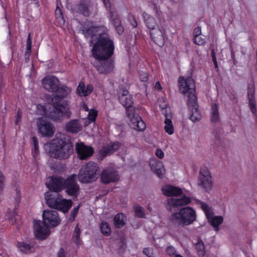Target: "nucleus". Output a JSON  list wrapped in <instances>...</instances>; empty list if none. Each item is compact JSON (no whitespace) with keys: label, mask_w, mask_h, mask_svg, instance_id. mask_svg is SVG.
I'll list each match as a JSON object with an SVG mask.
<instances>
[{"label":"nucleus","mask_w":257,"mask_h":257,"mask_svg":"<svg viewBox=\"0 0 257 257\" xmlns=\"http://www.w3.org/2000/svg\"><path fill=\"white\" fill-rule=\"evenodd\" d=\"M57 257H66L65 251L63 249H61L58 252Z\"/></svg>","instance_id":"de8ad7c7"},{"label":"nucleus","mask_w":257,"mask_h":257,"mask_svg":"<svg viewBox=\"0 0 257 257\" xmlns=\"http://www.w3.org/2000/svg\"><path fill=\"white\" fill-rule=\"evenodd\" d=\"M81 124L78 120H72L66 125V131L70 133H77L81 130Z\"/></svg>","instance_id":"b1692460"},{"label":"nucleus","mask_w":257,"mask_h":257,"mask_svg":"<svg viewBox=\"0 0 257 257\" xmlns=\"http://www.w3.org/2000/svg\"><path fill=\"white\" fill-rule=\"evenodd\" d=\"M179 91L183 94H188V100H193L195 102V82L191 77L185 78L180 77L178 79Z\"/></svg>","instance_id":"9d476101"},{"label":"nucleus","mask_w":257,"mask_h":257,"mask_svg":"<svg viewBox=\"0 0 257 257\" xmlns=\"http://www.w3.org/2000/svg\"><path fill=\"white\" fill-rule=\"evenodd\" d=\"M191 198L186 195L179 196L177 197H172L167 200V205L171 208L172 207H177L185 206L191 202Z\"/></svg>","instance_id":"a211bd4d"},{"label":"nucleus","mask_w":257,"mask_h":257,"mask_svg":"<svg viewBox=\"0 0 257 257\" xmlns=\"http://www.w3.org/2000/svg\"><path fill=\"white\" fill-rule=\"evenodd\" d=\"M194 37H195V35H201V29L199 28H195L194 30Z\"/></svg>","instance_id":"8fccbe9b"},{"label":"nucleus","mask_w":257,"mask_h":257,"mask_svg":"<svg viewBox=\"0 0 257 257\" xmlns=\"http://www.w3.org/2000/svg\"><path fill=\"white\" fill-rule=\"evenodd\" d=\"M76 149L78 157L81 160H84L91 156L94 152L92 147L86 146L82 143H77Z\"/></svg>","instance_id":"6ab92c4d"},{"label":"nucleus","mask_w":257,"mask_h":257,"mask_svg":"<svg viewBox=\"0 0 257 257\" xmlns=\"http://www.w3.org/2000/svg\"><path fill=\"white\" fill-rule=\"evenodd\" d=\"M75 179V175L69 176L66 180L57 176L49 178L46 185L51 191H48L45 194L46 204L50 207L63 213L67 212L72 205V201L64 199L58 194L55 195L51 191L60 192L66 188V192L69 195L76 197L79 193V188Z\"/></svg>","instance_id":"f03ea898"},{"label":"nucleus","mask_w":257,"mask_h":257,"mask_svg":"<svg viewBox=\"0 0 257 257\" xmlns=\"http://www.w3.org/2000/svg\"><path fill=\"white\" fill-rule=\"evenodd\" d=\"M45 152L50 157L60 160L68 158L73 151V145L65 135L60 134L44 146Z\"/></svg>","instance_id":"20e7f679"},{"label":"nucleus","mask_w":257,"mask_h":257,"mask_svg":"<svg viewBox=\"0 0 257 257\" xmlns=\"http://www.w3.org/2000/svg\"><path fill=\"white\" fill-rule=\"evenodd\" d=\"M5 177L3 175L0 173V190H2L4 187Z\"/></svg>","instance_id":"a18cd8bd"},{"label":"nucleus","mask_w":257,"mask_h":257,"mask_svg":"<svg viewBox=\"0 0 257 257\" xmlns=\"http://www.w3.org/2000/svg\"><path fill=\"white\" fill-rule=\"evenodd\" d=\"M194 42L198 45H203L205 43L204 36L202 35H195Z\"/></svg>","instance_id":"e433bc0d"},{"label":"nucleus","mask_w":257,"mask_h":257,"mask_svg":"<svg viewBox=\"0 0 257 257\" xmlns=\"http://www.w3.org/2000/svg\"><path fill=\"white\" fill-rule=\"evenodd\" d=\"M93 87L90 84L85 85L82 82H79L76 90L77 93L81 96H87L93 91Z\"/></svg>","instance_id":"5701e85b"},{"label":"nucleus","mask_w":257,"mask_h":257,"mask_svg":"<svg viewBox=\"0 0 257 257\" xmlns=\"http://www.w3.org/2000/svg\"><path fill=\"white\" fill-rule=\"evenodd\" d=\"M155 155L158 158L160 159H162L164 157V153L162 150L160 149H157L156 150Z\"/></svg>","instance_id":"79ce46f5"},{"label":"nucleus","mask_w":257,"mask_h":257,"mask_svg":"<svg viewBox=\"0 0 257 257\" xmlns=\"http://www.w3.org/2000/svg\"><path fill=\"white\" fill-rule=\"evenodd\" d=\"M166 252L169 255L173 256V257L176 254L175 248L172 246H168L167 248Z\"/></svg>","instance_id":"a19ab883"},{"label":"nucleus","mask_w":257,"mask_h":257,"mask_svg":"<svg viewBox=\"0 0 257 257\" xmlns=\"http://www.w3.org/2000/svg\"><path fill=\"white\" fill-rule=\"evenodd\" d=\"M100 230L103 235L108 236L110 234L111 229L108 224L105 222H103L100 226Z\"/></svg>","instance_id":"2f4dec72"},{"label":"nucleus","mask_w":257,"mask_h":257,"mask_svg":"<svg viewBox=\"0 0 257 257\" xmlns=\"http://www.w3.org/2000/svg\"><path fill=\"white\" fill-rule=\"evenodd\" d=\"M170 219L173 222L182 226H188L196 221L197 213L194 208L186 206L182 208L178 212L172 214Z\"/></svg>","instance_id":"423d86ee"},{"label":"nucleus","mask_w":257,"mask_h":257,"mask_svg":"<svg viewBox=\"0 0 257 257\" xmlns=\"http://www.w3.org/2000/svg\"><path fill=\"white\" fill-rule=\"evenodd\" d=\"M195 102L193 103V100H188V104L190 109V119L194 122L199 121L201 118V114L198 108L197 104V98H195Z\"/></svg>","instance_id":"aec40b11"},{"label":"nucleus","mask_w":257,"mask_h":257,"mask_svg":"<svg viewBox=\"0 0 257 257\" xmlns=\"http://www.w3.org/2000/svg\"><path fill=\"white\" fill-rule=\"evenodd\" d=\"M31 41L29 38H28L27 42V49H26V54H28L30 55L31 53Z\"/></svg>","instance_id":"c03bdc74"},{"label":"nucleus","mask_w":257,"mask_h":257,"mask_svg":"<svg viewBox=\"0 0 257 257\" xmlns=\"http://www.w3.org/2000/svg\"><path fill=\"white\" fill-rule=\"evenodd\" d=\"M15 214H16V213H15V212H12V217H11L10 215H8V218L10 219H11L12 217L14 216L15 215Z\"/></svg>","instance_id":"4d7b16f0"},{"label":"nucleus","mask_w":257,"mask_h":257,"mask_svg":"<svg viewBox=\"0 0 257 257\" xmlns=\"http://www.w3.org/2000/svg\"><path fill=\"white\" fill-rule=\"evenodd\" d=\"M155 88L157 90H161L162 89V86L159 82H157L155 85Z\"/></svg>","instance_id":"603ef678"},{"label":"nucleus","mask_w":257,"mask_h":257,"mask_svg":"<svg viewBox=\"0 0 257 257\" xmlns=\"http://www.w3.org/2000/svg\"><path fill=\"white\" fill-rule=\"evenodd\" d=\"M55 14L57 15H59V17H60L61 18V19L63 20V18L62 17V13L61 12L60 9L58 8V7H57V8L56 9Z\"/></svg>","instance_id":"09e8293b"},{"label":"nucleus","mask_w":257,"mask_h":257,"mask_svg":"<svg viewBox=\"0 0 257 257\" xmlns=\"http://www.w3.org/2000/svg\"><path fill=\"white\" fill-rule=\"evenodd\" d=\"M193 204L196 205L204 212L208 223L212 227L214 231H218L220 225L223 223L224 218L221 215H215L211 207L206 203L199 200H194Z\"/></svg>","instance_id":"6e6552de"},{"label":"nucleus","mask_w":257,"mask_h":257,"mask_svg":"<svg viewBox=\"0 0 257 257\" xmlns=\"http://www.w3.org/2000/svg\"><path fill=\"white\" fill-rule=\"evenodd\" d=\"M212 58L213 61L214 63V65H215V67H217V61H216V57L215 56V53L213 51L212 52Z\"/></svg>","instance_id":"3c124183"},{"label":"nucleus","mask_w":257,"mask_h":257,"mask_svg":"<svg viewBox=\"0 0 257 257\" xmlns=\"http://www.w3.org/2000/svg\"><path fill=\"white\" fill-rule=\"evenodd\" d=\"M198 254L200 257H203L205 254L204 246L202 242L199 241L196 244Z\"/></svg>","instance_id":"c9c22d12"},{"label":"nucleus","mask_w":257,"mask_h":257,"mask_svg":"<svg viewBox=\"0 0 257 257\" xmlns=\"http://www.w3.org/2000/svg\"><path fill=\"white\" fill-rule=\"evenodd\" d=\"M247 94L250 110L254 113L256 112V102L254 97V87L253 84L248 85Z\"/></svg>","instance_id":"4be33fe9"},{"label":"nucleus","mask_w":257,"mask_h":257,"mask_svg":"<svg viewBox=\"0 0 257 257\" xmlns=\"http://www.w3.org/2000/svg\"><path fill=\"white\" fill-rule=\"evenodd\" d=\"M151 170L160 178H163L165 174L166 170L163 163L155 158H152L149 161Z\"/></svg>","instance_id":"f3484780"},{"label":"nucleus","mask_w":257,"mask_h":257,"mask_svg":"<svg viewBox=\"0 0 257 257\" xmlns=\"http://www.w3.org/2000/svg\"><path fill=\"white\" fill-rule=\"evenodd\" d=\"M144 253L146 254L148 257H153L152 256L151 254L152 253V251L150 248H145L143 250Z\"/></svg>","instance_id":"49530a36"},{"label":"nucleus","mask_w":257,"mask_h":257,"mask_svg":"<svg viewBox=\"0 0 257 257\" xmlns=\"http://www.w3.org/2000/svg\"><path fill=\"white\" fill-rule=\"evenodd\" d=\"M99 175V168L97 164L93 162H89L81 168L78 178L81 183H88L96 181Z\"/></svg>","instance_id":"0eeeda50"},{"label":"nucleus","mask_w":257,"mask_h":257,"mask_svg":"<svg viewBox=\"0 0 257 257\" xmlns=\"http://www.w3.org/2000/svg\"><path fill=\"white\" fill-rule=\"evenodd\" d=\"M174 257H183V256L180 254H176Z\"/></svg>","instance_id":"13d9d810"},{"label":"nucleus","mask_w":257,"mask_h":257,"mask_svg":"<svg viewBox=\"0 0 257 257\" xmlns=\"http://www.w3.org/2000/svg\"><path fill=\"white\" fill-rule=\"evenodd\" d=\"M91 9L90 3L88 1H84L80 4L78 10L81 14L85 16H88L90 15Z\"/></svg>","instance_id":"bb28decb"},{"label":"nucleus","mask_w":257,"mask_h":257,"mask_svg":"<svg viewBox=\"0 0 257 257\" xmlns=\"http://www.w3.org/2000/svg\"><path fill=\"white\" fill-rule=\"evenodd\" d=\"M104 3V5H105V7L108 8L110 6V4L109 3V0H102Z\"/></svg>","instance_id":"864d4df0"},{"label":"nucleus","mask_w":257,"mask_h":257,"mask_svg":"<svg viewBox=\"0 0 257 257\" xmlns=\"http://www.w3.org/2000/svg\"><path fill=\"white\" fill-rule=\"evenodd\" d=\"M134 210L136 215L139 217H144L145 214L144 212V209L140 206H136L134 207Z\"/></svg>","instance_id":"58836bf2"},{"label":"nucleus","mask_w":257,"mask_h":257,"mask_svg":"<svg viewBox=\"0 0 257 257\" xmlns=\"http://www.w3.org/2000/svg\"><path fill=\"white\" fill-rule=\"evenodd\" d=\"M37 126L39 133L43 137L51 138L55 133L54 125L43 117L38 119Z\"/></svg>","instance_id":"f8f14e48"},{"label":"nucleus","mask_w":257,"mask_h":257,"mask_svg":"<svg viewBox=\"0 0 257 257\" xmlns=\"http://www.w3.org/2000/svg\"><path fill=\"white\" fill-rule=\"evenodd\" d=\"M34 149L32 151V155L34 157L37 158L39 154L38 141L36 137H33L32 138Z\"/></svg>","instance_id":"f704fd0d"},{"label":"nucleus","mask_w":257,"mask_h":257,"mask_svg":"<svg viewBox=\"0 0 257 257\" xmlns=\"http://www.w3.org/2000/svg\"><path fill=\"white\" fill-rule=\"evenodd\" d=\"M97 116V111L93 109H90L86 118L88 123L94 122Z\"/></svg>","instance_id":"473e14b6"},{"label":"nucleus","mask_w":257,"mask_h":257,"mask_svg":"<svg viewBox=\"0 0 257 257\" xmlns=\"http://www.w3.org/2000/svg\"><path fill=\"white\" fill-rule=\"evenodd\" d=\"M43 222L50 227H54L58 225L61 219L56 211L45 210L43 213Z\"/></svg>","instance_id":"4468645a"},{"label":"nucleus","mask_w":257,"mask_h":257,"mask_svg":"<svg viewBox=\"0 0 257 257\" xmlns=\"http://www.w3.org/2000/svg\"><path fill=\"white\" fill-rule=\"evenodd\" d=\"M120 103L126 108L127 121L131 127L138 131H143L146 126L141 117L136 113V108L133 106L132 96L126 89H120L118 92Z\"/></svg>","instance_id":"39448f33"},{"label":"nucleus","mask_w":257,"mask_h":257,"mask_svg":"<svg viewBox=\"0 0 257 257\" xmlns=\"http://www.w3.org/2000/svg\"><path fill=\"white\" fill-rule=\"evenodd\" d=\"M120 147V144L119 143H113L111 145L108 146L106 148H103L102 150H101L100 151V154L102 156L110 155L115 151H117Z\"/></svg>","instance_id":"393cba45"},{"label":"nucleus","mask_w":257,"mask_h":257,"mask_svg":"<svg viewBox=\"0 0 257 257\" xmlns=\"http://www.w3.org/2000/svg\"><path fill=\"white\" fill-rule=\"evenodd\" d=\"M148 209L149 210H150V207H149V206H148Z\"/></svg>","instance_id":"bf43d9fd"},{"label":"nucleus","mask_w":257,"mask_h":257,"mask_svg":"<svg viewBox=\"0 0 257 257\" xmlns=\"http://www.w3.org/2000/svg\"><path fill=\"white\" fill-rule=\"evenodd\" d=\"M16 120L15 123L17 124L20 121L21 117H22V112L21 110L19 109L17 111V113L16 115Z\"/></svg>","instance_id":"37998d69"},{"label":"nucleus","mask_w":257,"mask_h":257,"mask_svg":"<svg viewBox=\"0 0 257 257\" xmlns=\"http://www.w3.org/2000/svg\"><path fill=\"white\" fill-rule=\"evenodd\" d=\"M42 85L48 91L56 92V95L52 98V104L37 105V114L47 116L55 120H58L63 117H70V111L67 107V102L63 100V98L71 92V89L66 86L58 87V80L52 76L45 77L42 80Z\"/></svg>","instance_id":"f257e3e1"},{"label":"nucleus","mask_w":257,"mask_h":257,"mask_svg":"<svg viewBox=\"0 0 257 257\" xmlns=\"http://www.w3.org/2000/svg\"><path fill=\"white\" fill-rule=\"evenodd\" d=\"M80 208V206L78 205L76 207H75L71 211V213L69 217V220L71 222H73L74 221L76 216H77L78 211Z\"/></svg>","instance_id":"4c0bfd02"},{"label":"nucleus","mask_w":257,"mask_h":257,"mask_svg":"<svg viewBox=\"0 0 257 257\" xmlns=\"http://www.w3.org/2000/svg\"><path fill=\"white\" fill-rule=\"evenodd\" d=\"M110 19L113 22L114 25L116 27V29L119 34L122 33L123 29L120 25V21L119 18H117V15L115 12H110Z\"/></svg>","instance_id":"cd10ccee"},{"label":"nucleus","mask_w":257,"mask_h":257,"mask_svg":"<svg viewBox=\"0 0 257 257\" xmlns=\"http://www.w3.org/2000/svg\"><path fill=\"white\" fill-rule=\"evenodd\" d=\"M131 24L134 27H136L138 25L137 22L135 20L133 21Z\"/></svg>","instance_id":"6e6d98bb"},{"label":"nucleus","mask_w":257,"mask_h":257,"mask_svg":"<svg viewBox=\"0 0 257 257\" xmlns=\"http://www.w3.org/2000/svg\"><path fill=\"white\" fill-rule=\"evenodd\" d=\"M163 194L167 196L177 197L183 194L181 188L170 185H166L162 189Z\"/></svg>","instance_id":"412c9836"},{"label":"nucleus","mask_w":257,"mask_h":257,"mask_svg":"<svg viewBox=\"0 0 257 257\" xmlns=\"http://www.w3.org/2000/svg\"><path fill=\"white\" fill-rule=\"evenodd\" d=\"M34 233L35 237L39 240H44L50 234L49 226L41 220H34Z\"/></svg>","instance_id":"2eb2a0df"},{"label":"nucleus","mask_w":257,"mask_h":257,"mask_svg":"<svg viewBox=\"0 0 257 257\" xmlns=\"http://www.w3.org/2000/svg\"><path fill=\"white\" fill-rule=\"evenodd\" d=\"M114 69V63L112 61L104 62L98 67V70L101 73L107 74L112 72Z\"/></svg>","instance_id":"a878e982"},{"label":"nucleus","mask_w":257,"mask_h":257,"mask_svg":"<svg viewBox=\"0 0 257 257\" xmlns=\"http://www.w3.org/2000/svg\"><path fill=\"white\" fill-rule=\"evenodd\" d=\"M163 102V104L160 103V107L163 110V113L165 115L166 119L164 121V130L168 135H172L174 133V128L172 121L170 118V109L168 107V103L166 102L164 98L160 99L159 102Z\"/></svg>","instance_id":"ddd939ff"},{"label":"nucleus","mask_w":257,"mask_h":257,"mask_svg":"<svg viewBox=\"0 0 257 257\" xmlns=\"http://www.w3.org/2000/svg\"><path fill=\"white\" fill-rule=\"evenodd\" d=\"M145 23L150 29V35L156 44L161 46L164 42V33L158 28L155 20L147 14L144 15Z\"/></svg>","instance_id":"1a4fd4ad"},{"label":"nucleus","mask_w":257,"mask_h":257,"mask_svg":"<svg viewBox=\"0 0 257 257\" xmlns=\"http://www.w3.org/2000/svg\"><path fill=\"white\" fill-rule=\"evenodd\" d=\"M213 184L212 177L209 170L206 167L201 168L197 182L198 186L206 192H209Z\"/></svg>","instance_id":"9b49d317"},{"label":"nucleus","mask_w":257,"mask_h":257,"mask_svg":"<svg viewBox=\"0 0 257 257\" xmlns=\"http://www.w3.org/2000/svg\"><path fill=\"white\" fill-rule=\"evenodd\" d=\"M81 108L84 109L86 111H88L89 110V109H88L87 106L84 103H82Z\"/></svg>","instance_id":"5fc2aeb1"},{"label":"nucleus","mask_w":257,"mask_h":257,"mask_svg":"<svg viewBox=\"0 0 257 257\" xmlns=\"http://www.w3.org/2000/svg\"><path fill=\"white\" fill-rule=\"evenodd\" d=\"M126 220V218L124 214L118 213L114 218V224L118 228L121 227L125 224Z\"/></svg>","instance_id":"c85d7f7f"},{"label":"nucleus","mask_w":257,"mask_h":257,"mask_svg":"<svg viewBox=\"0 0 257 257\" xmlns=\"http://www.w3.org/2000/svg\"><path fill=\"white\" fill-rule=\"evenodd\" d=\"M17 247L20 251L26 253H28L31 250L30 245L24 242H18Z\"/></svg>","instance_id":"72a5a7b5"},{"label":"nucleus","mask_w":257,"mask_h":257,"mask_svg":"<svg viewBox=\"0 0 257 257\" xmlns=\"http://www.w3.org/2000/svg\"><path fill=\"white\" fill-rule=\"evenodd\" d=\"M139 79L141 81L146 82L148 80V74L145 71H142L139 74Z\"/></svg>","instance_id":"ea45409f"},{"label":"nucleus","mask_w":257,"mask_h":257,"mask_svg":"<svg viewBox=\"0 0 257 257\" xmlns=\"http://www.w3.org/2000/svg\"><path fill=\"white\" fill-rule=\"evenodd\" d=\"M80 229L77 225L75 229L73 235V240L75 242L76 245L78 246H80L82 244V241L80 238Z\"/></svg>","instance_id":"7c9ffc66"},{"label":"nucleus","mask_w":257,"mask_h":257,"mask_svg":"<svg viewBox=\"0 0 257 257\" xmlns=\"http://www.w3.org/2000/svg\"><path fill=\"white\" fill-rule=\"evenodd\" d=\"M82 31L85 37L91 39V43L93 45L92 55L94 58L104 60L111 56L113 53L114 45L106 34L104 27L87 22L83 25Z\"/></svg>","instance_id":"7ed1b4c3"},{"label":"nucleus","mask_w":257,"mask_h":257,"mask_svg":"<svg viewBox=\"0 0 257 257\" xmlns=\"http://www.w3.org/2000/svg\"><path fill=\"white\" fill-rule=\"evenodd\" d=\"M119 179L118 172L111 168L105 169L101 173V179L104 183L117 181Z\"/></svg>","instance_id":"dca6fc26"},{"label":"nucleus","mask_w":257,"mask_h":257,"mask_svg":"<svg viewBox=\"0 0 257 257\" xmlns=\"http://www.w3.org/2000/svg\"><path fill=\"white\" fill-rule=\"evenodd\" d=\"M217 105L213 104L211 108V120L213 122H216L219 119V115L217 109Z\"/></svg>","instance_id":"c756f323"}]
</instances>
